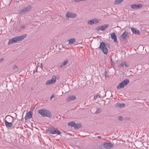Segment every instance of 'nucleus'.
Wrapping results in <instances>:
<instances>
[{"mask_svg": "<svg viewBox=\"0 0 149 149\" xmlns=\"http://www.w3.org/2000/svg\"><path fill=\"white\" fill-rule=\"evenodd\" d=\"M26 36V35L24 34L20 36H15L9 40L8 43V45H10L14 43H16L17 41L22 40Z\"/></svg>", "mask_w": 149, "mask_h": 149, "instance_id": "f257e3e1", "label": "nucleus"}, {"mask_svg": "<svg viewBox=\"0 0 149 149\" xmlns=\"http://www.w3.org/2000/svg\"><path fill=\"white\" fill-rule=\"evenodd\" d=\"M38 113L42 116L51 118L52 117V114L50 112L47 110L43 109L39 110Z\"/></svg>", "mask_w": 149, "mask_h": 149, "instance_id": "f03ea898", "label": "nucleus"}, {"mask_svg": "<svg viewBox=\"0 0 149 149\" xmlns=\"http://www.w3.org/2000/svg\"><path fill=\"white\" fill-rule=\"evenodd\" d=\"M130 82V80L128 79H124L117 86V88L118 89L120 88H123L124 87L127 85Z\"/></svg>", "mask_w": 149, "mask_h": 149, "instance_id": "7ed1b4c3", "label": "nucleus"}, {"mask_svg": "<svg viewBox=\"0 0 149 149\" xmlns=\"http://www.w3.org/2000/svg\"><path fill=\"white\" fill-rule=\"evenodd\" d=\"M99 48L102 50L104 54H107L108 50L104 42H101Z\"/></svg>", "mask_w": 149, "mask_h": 149, "instance_id": "20e7f679", "label": "nucleus"}, {"mask_svg": "<svg viewBox=\"0 0 149 149\" xmlns=\"http://www.w3.org/2000/svg\"><path fill=\"white\" fill-rule=\"evenodd\" d=\"M32 8L31 5H29L26 7L23 8L20 11L19 13L21 14H26L30 11Z\"/></svg>", "mask_w": 149, "mask_h": 149, "instance_id": "39448f33", "label": "nucleus"}, {"mask_svg": "<svg viewBox=\"0 0 149 149\" xmlns=\"http://www.w3.org/2000/svg\"><path fill=\"white\" fill-rule=\"evenodd\" d=\"M48 131L50 134H61V132L56 128L50 129L48 130Z\"/></svg>", "mask_w": 149, "mask_h": 149, "instance_id": "423d86ee", "label": "nucleus"}, {"mask_svg": "<svg viewBox=\"0 0 149 149\" xmlns=\"http://www.w3.org/2000/svg\"><path fill=\"white\" fill-rule=\"evenodd\" d=\"M77 16V14L70 12H67L65 15L66 19H68L69 18H74Z\"/></svg>", "mask_w": 149, "mask_h": 149, "instance_id": "0eeeda50", "label": "nucleus"}, {"mask_svg": "<svg viewBox=\"0 0 149 149\" xmlns=\"http://www.w3.org/2000/svg\"><path fill=\"white\" fill-rule=\"evenodd\" d=\"M56 81V76H53L51 79L47 80L46 82V85H47L54 84Z\"/></svg>", "mask_w": 149, "mask_h": 149, "instance_id": "6e6552de", "label": "nucleus"}, {"mask_svg": "<svg viewBox=\"0 0 149 149\" xmlns=\"http://www.w3.org/2000/svg\"><path fill=\"white\" fill-rule=\"evenodd\" d=\"M129 36L128 32L127 31H125L120 36V40H124L127 39Z\"/></svg>", "mask_w": 149, "mask_h": 149, "instance_id": "1a4fd4ad", "label": "nucleus"}, {"mask_svg": "<svg viewBox=\"0 0 149 149\" xmlns=\"http://www.w3.org/2000/svg\"><path fill=\"white\" fill-rule=\"evenodd\" d=\"M133 9H139L143 7V5L141 4H132L130 6Z\"/></svg>", "mask_w": 149, "mask_h": 149, "instance_id": "9d476101", "label": "nucleus"}, {"mask_svg": "<svg viewBox=\"0 0 149 149\" xmlns=\"http://www.w3.org/2000/svg\"><path fill=\"white\" fill-rule=\"evenodd\" d=\"M104 147L107 149H109L113 146V145L111 142H105L103 144Z\"/></svg>", "mask_w": 149, "mask_h": 149, "instance_id": "9b49d317", "label": "nucleus"}, {"mask_svg": "<svg viewBox=\"0 0 149 149\" xmlns=\"http://www.w3.org/2000/svg\"><path fill=\"white\" fill-rule=\"evenodd\" d=\"M32 116V112L30 111L29 112L27 113L24 117V119L26 120L27 119L31 118Z\"/></svg>", "mask_w": 149, "mask_h": 149, "instance_id": "f8f14e48", "label": "nucleus"}, {"mask_svg": "<svg viewBox=\"0 0 149 149\" xmlns=\"http://www.w3.org/2000/svg\"><path fill=\"white\" fill-rule=\"evenodd\" d=\"M131 29L133 33L135 34L139 35V34L140 32L138 29H136L134 28H131Z\"/></svg>", "mask_w": 149, "mask_h": 149, "instance_id": "ddd939ff", "label": "nucleus"}, {"mask_svg": "<svg viewBox=\"0 0 149 149\" xmlns=\"http://www.w3.org/2000/svg\"><path fill=\"white\" fill-rule=\"evenodd\" d=\"M109 25L107 24H104L103 26H100L99 27V29H100L102 31H104L105 29L107 28V27Z\"/></svg>", "mask_w": 149, "mask_h": 149, "instance_id": "4468645a", "label": "nucleus"}, {"mask_svg": "<svg viewBox=\"0 0 149 149\" xmlns=\"http://www.w3.org/2000/svg\"><path fill=\"white\" fill-rule=\"evenodd\" d=\"M111 37L112 39L113 40L114 42H117L116 37L115 33L113 32L111 34Z\"/></svg>", "mask_w": 149, "mask_h": 149, "instance_id": "2eb2a0df", "label": "nucleus"}, {"mask_svg": "<svg viewBox=\"0 0 149 149\" xmlns=\"http://www.w3.org/2000/svg\"><path fill=\"white\" fill-rule=\"evenodd\" d=\"M4 123L6 126L7 127H10L12 125V122H8L7 120H5Z\"/></svg>", "mask_w": 149, "mask_h": 149, "instance_id": "dca6fc26", "label": "nucleus"}, {"mask_svg": "<svg viewBox=\"0 0 149 149\" xmlns=\"http://www.w3.org/2000/svg\"><path fill=\"white\" fill-rule=\"evenodd\" d=\"M125 106V104L124 103H117L116 104L115 106L117 107H119L120 108H123Z\"/></svg>", "mask_w": 149, "mask_h": 149, "instance_id": "f3484780", "label": "nucleus"}, {"mask_svg": "<svg viewBox=\"0 0 149 149\" xmlns=\"http://www.w3.org/2000/svg\"><path fill=\"white\" fill-rule=\"evenodd\" d=\"M6 118H7L8 122H13L14 120L13 117L10 116H7L6 117Z\"/></svg>", "mask_w": 149, "mask_h": 149, "instance_id": "a211bd4d", "label": "nucleus"}, {"mask_svg": "<svg viewBox=\"0 0 149 149\" xmlns=\"http://www.w3.org/2000/svg\"><path fill=\"white\" fill-rule=\"evenodd\" d=\"M76 97L75 95H71L68 96V101H70L71 100H73L76 99Z\"/></svg>", "mask_w": 149, "mask_h": 149, "instance_id": "6ab92c4d", "label": "nucleus"}, {"mask_svg": "<svg viewBox=\"0 0 149 149\" xmlns=\"http://www.w3.org/2000/svg\"><path fill=\"white\" fill-rule=\"evenodd\" d=\"M69 45H71L72 43L75 42L76 40L75 38H72L69 40Z\"/></svg>", "mask_w": 149, "mask_h": 149, "instance_id": "aec40b11", "label": "nucleus"}, {"mask_svg": "<svg viewBox=\"0 0 149 149\" xmlns=\"http://www.w3.org/2000/svg\"><path fill=\"white\" fill-rule=\"evenodd\" d=\"M124 0H116L114 2L113 4L115 5H117L122 3Z\"/></svg>", "mask_w": 149, "mask_h": 149, "instance_id": "412c9836", "label": "nucleus"}, {"mask_svg": "<svg viewBox=\"0 0 149 149\" xmlns=\"http://www.w3.org/2000/svg\"><path fill=\"white\" fill-rule=\"evenodd\" d=\"M26 27L24 25H21L17 27V29L19 31H21L22 29H24Z\"/></svg>", "mask_w": 149, "mask_h": 149, "instance_id": "4be33fe9", "label": "nucleus"}, {"mask_svg": "<svg viewBox=\"0 0 149 149\" xmlns=\"http://www.w3.org/2000/svg\"><path fill=\"white\" fill-rule=\"evenodd\" d=\"M120 66L122 67H123L124 66H125V67L127 68L128 67V65L125 62H124L123 63H122L120 64Z\"/></svg>", "mask_w": 149, "mask_h": 149, "instance_id": "5701e85b", "label": "nucleus"}, {"mask_svg": "<svg viewBox=\"0 0 149 149\" xmlns=\"http://www.w3.org/2000/svg\"><path fill=\"white\" fill-rule=\"evenodd\" d=\"M13 69L14 70V71L15 72H17L18 71V68L16 65H14L13 66Z\"/></svg>", "mask_w": 149, "mask_h": 149, "instance_id": "b1692460", "label": "nucleus"}, {"mask_svg": "<svg viewBox=\"0 0 149 149\" xmlns=\"http://www.w3.org/2000/svg\"><path fill=\"white\" fill-rule=\"evenodd\" d=\"M68 62V60H65L63 63L60 65V67L62 68L63 66H65L67 63Z\"/></svg>", "mask_w": 149, "mask_h": 149, "instance_id": "393cba45", "label": "nucleus"}, {"mask_svg": "<svg viewBox=\"0 0 149 149\" xmlns=\"http://www.w3.org/2000/svg\"><path fill=\"white\" fill-rule=\"evenodd\" d=\"M87 23L89 25H92L93 24H94V22H93V19L88 21L87 22Z\"/></svg>", "mask_w": 149, "mask_h": 149, "instance_id": "a878e982", "label": "nucleus"}, {"mask_svg": "<svg viewBox=\"0 0 149 149\" xmlns=\"http://www.w3.org/2000/svg\"><path fill=\"white\" fill-rule=\"evenodd\" d=\"M68 125L69 126L73 127L74 126V125H75V123L74 122H71L68 123Z\"/></svg>", "mask_w": 149, "mask_h": 149, "instance_id": "bb28decb", "label": "nucleus"}, {"mask_svg": "<svg viewBox=\"0 0 149 149\" xmlns=\"http://www.w3.org/2000/svg\"><path fill=\"white\" fill-rule=\"evenodd\" d=\"M91 111L93 113L95 114L96 108L95 107L92 108L91 109Z\"/></svg>", "mask_w": 149, "mask_h": 149, "instance_id": "cd10ccee", "label": "nucleus"}, {"mask_svg": "<svg viewBox=\"0 0 149 149\" xmlns=\"http://www.w3.org/2000/svg\"><path fill=\"white\" fill-rule=\"evenodd\" d=\"M101 111V109L100 108H98L96 109V108L95 114H97L100 113Z\"/></svg>", "mask_w": 149, "mask_h": 149, "instance_id": "c85d7f7f", "label": "nucleus"}, {"mask_svg": "<svg viewBox=\"0 0 149 149\" xmlns=\"http://www.w3.org/2000/svg\"><path fill=\"white\" fill-rule=\"evenodd\" d=\"M93 19V22H94V24H97L98 23L99 21L97 19L95 18L94 19Z\"/></svg>", "mask_w": 149, "mask_h": 149, "instance_id": "c756f323", "label": "nucleus"}, {"mask_svg": "<svg viewBox=\"0 0 149 149\" xmlns=\"http://www.w3.org/2000/svg\"><path fill=\"white\" fill-rule=\"evenodd\" d=\"M99 97H100V95L98 94H97L94 96V99L95 100H96L99 98Z\"/></svg>", "mask_w": 149, "mask_h": 149, "instance_id": "7c9ffc66", "label": "nucleus"}, {"mask_svg": "<svg viewBox=\"0 0 149 149\" xmlns=\"http://www.w3.org/2000/svg\"><path fill=\"white\" fill-rule=\"evenodd\" d=\"M104 76H105L106 78L107 77H108V75L107 74V72L106 71L104 72Z\"/></svg>", "mask_w": 149, "mask_h": 149, "instance_id": "2f4dec72", "label": "nucleus"}, {"mask_svg": "<svg viewBox=\"0 0 149 149\" xmlns=\"http://www.w3.org/2000/svg\"><path fill=\"white\" fill-rule=\"evenodd\" d=\"M118 118L119 120L120 121L123 120V117L121 116H119L118 117Z\"/></svg>", "mask_w": 149, "mask_h": 149, "instance_id": "473e14b6", "label": "nucleus"}, {"mask_svg": "<svg viewBox=\"0 0 149 149\" xmlns=\"http://www.w3.org/2000/svg\"><path fill=\"white\" fill-rule=\"evenodd\" d=\"M74 125V126H73V127H74L75 128H78L77 125V124H76V123H75V125Z\"/></svg>", "mask_w": 149, "mask_h": 149, "instance_id": "72a5a7b5", "label": "nucleus"}, {"mask_svg": "<svg viewBox=\"0 0 149 149\" xmlns=\"http://www.w3.org/2000/svg\"><path fill=\"white\" fill-rule=\"evenodd\" d=\"M114 63H115L114 62H111V65L112 67H114Z\"/></svg>", "mask_w": 149, "mask_h": 149, "instance_id": "f704fd0d", "label": "nucleus"}, {"mask_svg": "<svg viewBox=\"0 0 149 149\" xmlns=\"http://www.w3.org/2000/svg\"><path fill=\"white\" fill-rule=\"evenodd\" d=\"M3 60V58H0V63Z\"/></svg>", "mask_w": 149, "mask_h": 149, "instance_id": "c9c22d12", "label": "nucleus"}, {"mask_svg": "<svg viewBox=\"0 0 149 149\" xmlns=\"http://www.w3.org/2000/svg\"><path fill=\"white\" fill-rule=\"evenodd\" d=\"M54 97V95H52L50 99L51 100Z\"/></svg>", "mask_w": 149, "mask_h": 149, "instance_id": "e433bc0d", "label": "nucleus"}, {"mask_svg": "<svg viewBox=\"0 0 149 149\" xmlns=\"http://www.w3.org/2000/svg\"><path fill=\"white\" fill-rule=\"evenodd\" d=\"M106 45L107 46L109 47L110 46V44H107Z\"/></svg>", "mask_w": 149, "mask_h": 149, "instance_id": "4c0bfd02", "label": "nucleus"}, {"mask_svg": "<svg viewBox=\"0 0 149 149\" xmlns=\"http://www.w3.org/2000/svg\"><path fill=\"white\" fill-rule=\"evenodd\" d=\"M97 30L98 31H99V30H100V29H99V28H97Z\"/></svg>", "mask_w": 149, "mask_h": 149, "instance_id": "58836bf2", "label": "nucleus"}, {"mask_svg": "<svg viewBox=\"0 0 149 149\" xmlns=\"http://www.w3.org/2000/svg\"><path fill=\"white\" fill-rule=\"evenodd\" d=\"M97 138L99 139H100L101 138V137L100 136H97Z\"/></svg>", "mask_w": 149, "mask_h": 149, "instance_id": "ea45409f", "label": "nucleus"}, {"mask_svg": "<svg viewBox=\"0 0 149 149\" xmlns=\"http://www.w3.org/2000/svg\"><path fill=\"white\" fill-rule=\"evenodd\" d=\"M111 62H113L112 61V58H111Z\"/></svg>", "mask_w": 149, "mask_h": 149, "instance_id": "a19ab883", "label": "nucleus"}]
</instances>
